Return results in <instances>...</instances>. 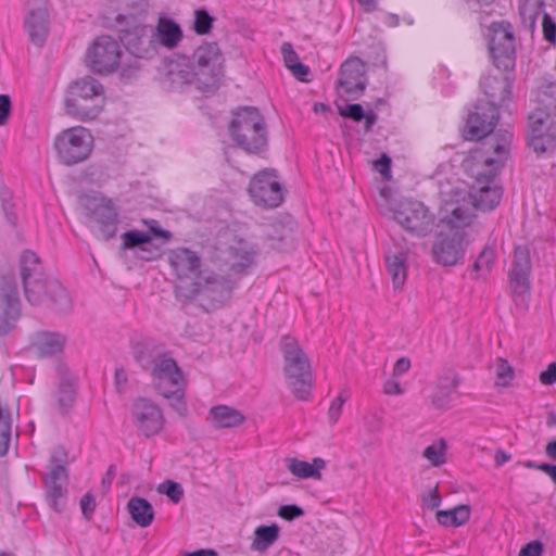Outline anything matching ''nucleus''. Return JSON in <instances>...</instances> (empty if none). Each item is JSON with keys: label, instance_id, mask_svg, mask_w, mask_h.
Here are the masks:
<instances>
[{"label": "nucleus", "instance_id": "obj_27", "mask_svg": "<svg viewBox=\"0 0 556 556\" xmlns=\"http://www.w3.org/2000/svg\"><path fill=\"white\" fill-rule=\"evenodd\" d=\"M480 85L489 101L479 103L492 104L497 108L505 105L510 100L513 83L508 77L486 75L482 77Z\"/></svg>", "mask_w": 556, "mask_h": 556}, {"label": "nucleus", "instance_id": "obj_60", "mask_svg": "<svg viewBox=\"0 0 556 556\" xmlns=\"http://www.w3.org/2000/svg\"><path fill=\"white\" fill-rule=\"evenodd\" d=\"M410 368V361L407 357L399 358L393 367V376H402Z\"/></svg>", "mask_w": 556, "mask_h": 556}, {"label": "nucleus", "instance_id": "obj_53", "mask_svg": "<svg viewBox=\"0 0 556 556\" xmlns=\"http://www.w3.org/2000/svg\"><path fill=\"white\" fill-rule=\"evenodd\" d=\"M12 113V103L8 94H0V126L8 124Z\"/></svg>", "mask_w": 556, "mask_h": 556}, {"label": "nucleus", "instance_id": "obj_7", "mask_svg": "<svg viewBox=\"0 0 556 556\" xmlns=\"http://www.w3.org/2000/svg\"><path fill=\"white\" fill-rule=\"evenodd\" d=\"M64 103L67 115L81 122L91 121L104 106V87L91 76L79 78L70 85Z\"/></svg>", "mask_w": 556, "mask_h": 556}, {"label": "nucleus", "instance_id": "obj_52", "mask_svg": "<svg viewBox=\"0 0 556 556\" xmlns=\"http://www.w3.org/2000/svg\"><path fill=\"white\" fill-rule=\"evenodd\" d=\"M422 505L428 509H434L441 505V496L438 488L430 489L421 495Z\"/></svg>", "mask_w": 556, "mask_h": 556}, {"label": "nucleus", "instance_id": "obj_50", "mask_svg": "<svg viewBox=\"0 0 556 556\" xmlns=\"http://www.w3.org/2000/svg\"><path fill=\"white\" fill-rule=\"evenodd\" d=\"M542 26H543L544 38L547 41L555 43L556 42V23L545 12L543 13Z\"/></svg>", "mask_w": 556, "mask_h": 556}, {"label": "nucleus", "instance_id": "obj_17", "mask_svg": "<svg viewBox=\"0 0 556 556\" xmlns=\"http://www.w3.org/2000/svg\"><path fill=\"white\" fill-rule=\"evenodd\" d=\"M528 144L538 154L553 151L556 143V129L551 115L538 109L529 117Z\"/></svg>", "mask_w": 556, "mask_h": 556}, {"label": "nucleus", "instance_id": "obj_4", "mask_svg": "<svg viewBox=\"0 0 556 556\" xmlns=\"http://www.w3.org/2000/svg\"><path fill=\"white\" fill-rule=\"evenodd\" d=\"M21 279L27 301L38 305L50 300L59 312H66L71 307L67 291L56 281L49 280L42 273L38 256L31 251L21 255Z\"/></svg>", "mask_w": 556, "mask_h": 556}, {"label": "nucleus", "instance_id": "obj_1", "mask_svg": "<svg viewBox=\"0 0 556 556\" xmlns=\"http://www.w3.org/2000/svg\"><path fill=\"white\" fill-rule=\"evenodd\" d=\"M511 139L513 134L506 131L491 137L470 150L463 161V167L475 179L471 191L459 186H442L440 189L442 203L459 207L466 204L471 214V224L476 218L475 211L495 208L501 202L503 190L494 184V178L508 160Z\"/></svg>", "mask_w": 556, "mask_h": 556}, {"label": "nucleus", "instance_id": "obj_36", "mask_svg": "<svg viewBox=\"0 0 556 556\" xmlns=\"http://www.w3.org/2000/svg\"><path fill=\"white\" fill-rule=\"evenodd\" d=\"M118 2L124 7V12L116 16L117 28L140 22L138 17L144 14L149 8L148 0H118Z\"/></svg>", "mask_w": 556, "mask_h": 556}, {"label": "nucleus", "instance_id": "obj_20", "mask_svg": "<svg viewBox=\"0 0 556 556\" xmlns=\"http://www.w3.org/2000/svg\"><path fill=\"white\" fill-rule=\"evenodd\" d=\"M21 315V302L15 278L3 276L0 283V336L9 333Z\"/></svg>", "mask_w": 556, "mask_h": 556}, {"label": "nucleus", "instance_id": "obj_63", "mask_svg": "<svg viewBox=\"0 0 556 556\" xmlns=\"http://www.w3.org/2000/svg\"><path fill=\"white\" fill-rule=\"evenodd\" d=\"M115 383L118 391L122 392L127 383V374L123 368H117L115 370Z\"/></svg>", "mask_w": 556, "mask_h": 556}, {"label": "nucleus", "instance_id": "obj_62", "mask_svg": "<svg viewBox=\"0 0 556 556\" xmlns=\"http://www.w3.org/2000/svg\"><path fill=\"white\" fill-rule=\"evenodd\" d=\"M391 161L387 155H382L375 162V168L383 176H388L390 173Z\"/></svg>", "mask_w": 556, "mask_h": 556}, {"label": "nucleus", "instance_id": "obj_35", "mask_svg": "<svg viewBox=\"0 0 556 556\" xmlns=\"http://www.w3.org/2000/svg\"><path fill=\"white\" fill-rule=\"evenodd\" d=\"M288 469L292 475L301 479L315 478L320 479V470L326 467L323 458L316 457L313 463L299 460L296 458L288 459Z\"/></svg>", "mask_w": 556, "mask_h": 556}, {"label": "nucleus", "instance_id": "obj_19", "mask_svg": "<svg viewBox=\"0 0 556 556\" xmlns=\"http://www.w3.org/2000/svg\"><path fill=\"white\" fill-rule=\"evenodd\" d=\"M498 119V111L492 104L478 103L475 110L469 113L466 123V138L469 140L483 139L477 147L482 142L490 139L491 137L497 136L498 134L506 132L507 130H500L493 135H490Z\"/></svg>", "mask_w": 556, "mask_h": 556}, {"label": "nucleus", "instance_id": "obj_48", "mask_svg": "<svg viewBox=\"0 0 556 556\" xmlns=\"http://www.w3.org/2000/svg\"><path fill=\"white\" fill-rule=\"evenodd\" d=\"M454 391H440V387H435L434 394L432 396V404L439 409H447L452 402V393Z\"/></svg>", "mask_w": 556, "mask_h": 556}, {"label": "nucleus", "instance_id": "obj_55", "mask_svg": "<svg viewBox=\"0 0 556 556\" xmlns=\"http://www.w3.org/2000/svg\"><path fill=\"white\" fill-rule=\"evenodd\" d=\"M278 514L283 519L292 520L298 517H301L304 514V511L301 507L296 505H285L279 508Z\"/></svg>", "mask_w": 556, "mask_h": 556}, {"label": "nucleus", "instance_id": "obj_40", "mask_svg": "<svg viewBox=\"0 0 556 556\" xmlns=\"http://www.w3.org/2000/svg\"><path fill=\"white\" fill-rule=\"evenodd\" d=\"M56 397L60 407L63 410H67L70 407H72L75 399V387H74V378L66 374L61 377Z\"/></svg>", "mask_w": 556, "mask_h": 556}, {"label": "nucleus", "instance_id": "obj_41", "mask_svg": "<svg viewBox=\"0 0 556 556\" xmlns=\"http://www.w3.org/2000/svg\"><path fill=\"white\" fill-rule=\"evenodd\" d=\"M447 444L444 439H439L432 444L428 445L422 456L433 466L440 467L446 463Z\"/></svg>", "mask_w": 556, "mask_h": 556}, {"label": "nucleus", "instance_id": "obj_64", "mask_svg": "<svg viewBox=\"0 0 556 556\" xmlns=\"http://www.w3.org/2000/svg\"><path fill=\"white\" fill-rule=\"evenodd\" d=\"M540 471L545 472L554 483H556V465L554 464H547V463H541V466H539Z\"/></svg>", "mask_w": 556, "mask_h": 556}, {"label": "nucleus", "instance_id": "obj_49", "mask_svg": "<svg viewBox=\"0 0 556 556\" xmlns=\"http://www.w3.org/2000/svg\"><path fill=\"white\" fill-rule=\"evenodd\" d=\"M340 114L355 122H361L365 117V112L361 104H348L340 109Z\"/></svg>", "mask_w": 556, "mask_h": 556}, {"label": "nucleus", "instance_id": "obj_54", "mask_svg": "<svg viewBox=\"0 0 556 556\" xmlns=\"http://www.w3.org/2000/svg\"><path fill=\"white\" fill-rule=\"evenodd\" d=\"M143 223L149 227L150 231H148V232L151 235V237L154 236V237H157V238H162L165 241L170 239L172 233L168 230L162 229L159 226V223L156 220H154V219H150V220L144 219Z\"/></svg>", "mask_w": 556, "mask_h": 556}, {"label": "nucleus", "instance_id": "obj_56", "mask_svg": "<svg viewBox=\"0 0 556 556\" xmlns=\"http://www.w3.org/2000/svg\"><path fill=\"white\" fill-rule=\"evenodd\" d=\"M540 382L544 386L556 383V362L551 363L547 368L540 374Z\"/></svg>", "mask_w": 556, "mask_h": 556}, {"label": "nucleus", "instance_id": "obj_26", "mask_svg": "<svg viewBox=\"0 0 556 556\" xmlns=\"http://www.w3.org/2000/svg\"><path fill=\"white\" fill-rule=\"evenodd\" d=\"M90 222L103 239L114 237L117 230V212L112 201L102 199L92 210Z\"/></svg>", "mask_w": 556, "mask_h": 556}, {"label": "nucleus", "instance_id": "obj_31", "mask_svg": "<svg viewBox=\"0 0 556 556\" xmlns=\"http://www.w3.org/2000/svg\"><path fill=\"white\" fill-rule=\"evenodd\" d=\"M244 415L228 405H215L208 410L206 420L216 429L235 428L244 421Z\"/></svg>", "mask_w": 556, "mask_h": 556}, {"label": "nucleus", "instance_id": "obj_24", "mask_svg": "<svg viewBox=\"0 0 556 556\" xmlns=\"http://www.w3.org/2000/svg\"><path fill=\"white\" fill-rule=\"evenodd\" d=\"M408 251L402 238L392 239V244L386 249L384 262L394 289H401L406 281Z\"/></svg>", "mask_w": 556, "mask_h": 556}, {"label": "nucleus", "instance_id": "obj_45", "mask_svg": "<svg viewBox=\"0 0 556 556\" xmlns=\"http://www.w3.org/2000/svg\"><path fill=\"white\" fill-rule=\"evenodd\" d=\"M214 18L205 10L194 11L193 29L197 34L204 35L210 33Z\"/></svg>", "mask_w": 556, "mask_h": 556}, {"label": "nucleus", "instance_id": "obj_38", "mask_svg": "<svg viewBox=\"0 0 556 556\" xmlns=\"http://www.w3.org/2000/svg\"><path fill=\"white\" fill-rule=\"evenodd\" d=\"M470 518V508L467 505H459L453 509L439 510L437 520L445 527H460Z\"/></svg>", "mask_w": 556, "mask_h": 556}, {"label": "nucleus", "instance_id": "obj_11", "mask_svg": "<svg viewBox=\"0 0 556 556\" xmlns=\"http://www.w3.org/2000/svg\"><path fill=\"white\" fill-rule=\"evenodd\" d=\"M485 28L484 36L489 42L490 54L497 68L505 71L511 68L515 64V36L511 25L504 21H493L486 24L481 22Z\"/></svg>", "mask_w": 556, "mask_h": 556}, {"label": "nucleus", "instance_id": "obj_33", "mask_svg": "<svg viewBox=\"0 0 556 556\" xmlns=\"http://www.w3.org/2000/svg\"><path fill=\"white\" fill-rule=\"evenodd\" d=\"M127 511L132 521L141 528L152 525L155 511L152 504L140 496H132L127 503Z\"/></svg>", "mask_w": 556, "mask_h": 556}, {"label": "nucleus", "instance_id": "obj_22", "mask_svg": "<svg viewBox=\"0 0 556 556\" xmlns=\"http://www.w3.org/2000/svg\"><path fill=\"white\" fill-rule=\"evenodd\" d=\"M30 7L24 18V29L29 41L42 47L50 31V16L45 0H28Z\"/></svg>", "mask_w": 556, "mask_h": 556}, {"label": "nucleus", "instance_id": "obj_12", "mask_svg": "<svg viewBox=\"0 0 556 556\" xmlns=\"http://www.w3.org/2000/svg\"><path fill=\"white\" fill-rule=\"evenodd\" d=\"M248 191L257 206L276 208L283 202V189L275 169L256 173L250 180Z\"/></svg>", "mask_w": 556, "mask_h": 556}, {"label": "nucleus", "instance_id": "obj_42", "mask_svg": "<svg viewBox=\"0 0 556 556\" xmlns=\"http://www.w3.org/2000/svg\"><path fill=\"white\" fill-rule=\"evenodd\" d=\"M496 260V253L492 248H485L477 257L473 264V270L480 274V276L488 275Z\"/></svg>", "mask_w": 556, "mask_h": 556}, {"label": "nucleus", "instance_id": "obj_57", "mask_svg": "<svg viewBox=\"0 0 556 556\" xmlns=\"http://www.w3.org/2000/svg\"><path fill=\"white\" fill-rule=\"evenodd\" d=\"M543 5H544V3L542 1H540V2L538 1L533 8H530L528 2H526L520 8V13L523 16H528L530 20L535 21L536 17L540 15L541 9L543 8Z\"/></svg>", "mask_w": 556, "mask_h": 556}, {"label": "nucleus", "instance_id": "obj_34", "mask_svg": "<svg viewBox=\"0 0 556 556\" xmlns=\"http://www.w3.org/2000/svg\"><path fill=\"white\" fill-rule=\"evenodd\" d=\"M65 341L61 333L39 332L35 338L34 348L42 356H53L63 351Z\"/></svg>", "mask_w": 556, "mask_h": 556}, {"label": "nucleus", "instance_id": "obj_29", "mask_svg": "<svg viewBox=\"0 0 556 556\" xmlns=\"http://www.w3.org/2000/svg\"><path fill=\"white\" fill-rule=\"evenodd\" d=\"M123 249L138 248L137 256L143 261H152L161 255L159 248L152 245V237L149 232L129 230L122 235Z\"/></svg>", "mask_w": 556, "mask_h": 556}, {"label": "nucleus", "instance_id": "obj_46", "mask_svg": "<svg viewBox=\"0 0 556 556\" xmlns=\"http://www.w3.org/2000/svg\"><path fill=\"white\" fill-rule=\"evenodd\" d=\"M157 491L168 496L174 503H179L184 497V489L180 483L167 480L161 483Z\"/></svg>", "mask_w": 556, "mask_h": 556}, {"label": "nucleus", "instance_id": "obj_5", "mask_svg": "<svg viewBox=\"0 0 556 556\" xmlns=\"http://www.w3.org/2000/svg\"><path fill=\"white\" fill-rule=\"evenodd\" d=\"M88 66L96 73L106 75L119 71L121 78L128 80L139 71V62L125 60L119 42L111 36L98 37L86 54Z\"/></svg>", "mask_w": 556, "mask_h": 556}, {"label": "nucleus", "instance_id": "obj_6", "mask_svg": "<svg viewBox=\"0 0 556 556\" xmlns=\"http://www.w3.org/2000/svg\"><path fill=\"white\" fill-rule=\"evenodd\" d=\"M280 351L283 357V375L288 388L301 401L311 396L313 384L311 362L298 340L283 336L280 340Z\"/></svg>", "mask_w": 556, "mask_h": 556}, {"label": "nucleus", "instance_id": "obj_61", "mask_svg": "<svg viewBox=\"0 0 556 556\" xmlns=\"http://www.w3.org/2000/svg\"><path fill=\"white\" fill-rule=\"evenodd\" d=\"M2 208H3L4 215L8 219V222L13 226L16 225L17 216L13 210L14 204L11 203L10 201L3 200Z\"/></svg>", "mask_w": 556, "mask_h": 556}, {"label": "nucleus", "instance_id": "obj_51", "mask_svg": "<svg viewBox=\"0 0 556 556\" xmlns=\"http://www.w3.org/2000/svg\"><path fill=\"white\" fill-rule=\"evenodd\" d=\"M80 508L84 517L90 520L96 509V498L92 493H86L80 500Z\"/></svg>", "mask_w": 556, "mask_h": 556}, {"label": "nucleus", "instance_id": "obj_28", "mask_svg": "<svg viewBox=\"0 0 556 556\" xmlns=\"http://www.w3.org/2000/svg\"><path fill=\"white\" fill-rule=\"evenodd\" d=\"M152 31L159 50H174L184 38L179 24L164 15L159 17L156 25L152 27Z\"/></svg>", "mask_w": 556, "mask_h": 556}, {"label": "nucleus", "instance_id": "obj_30", "mask_svg": "<svg viewBox=\"0 0 556 556\" xmlns=\"http://www.w3.org/2000/svg\"><path fill=\"white\" fill-rule=\"evenodd\" d=\"M257 255L256 248L245 241H239L230 247V270L235 275H243L250 268Z\"/></svg>", "mask_w": 556, "mask_h": 556}, {"label": "nucleus", "instance_id": "obj_10", "mask_svg": "<svg viewBox=\"0 0 556 556\" xmlns=\"http://www.w3.org/2000/svg\"><path fill=\"white\" fill-rule=\"evenodd\" d=\"M59 161L75 165L86 161L92 152L93 137L89 129L74 126L60 131L53 142Z\"/></svg>", "mask_w": 556, "mask_h": 556}, {"label": "nucleus", "instance_id": "obj_25", "mask_svg": "<svg viewBox=\"0 0 556 556\" xmlns=\"http://www.w3.org/2000/svg\"><path fill=\"white\" fill-rule=\"evenodd\" d=\"M338 86L341 92L353 98L365 90V64L359 58L348 59L341 65Z\"/></svg>", "mask_w": 556, "mask_h": 556}, {"label": "nucleus", "instance_id": "obj_2", "mask_svg": "<svg viewBox=\"0 0 556 556\" xmlns=\"http://www.w3.org/2000/svg\"><path fill=\"white\" fill-rule=\"evenodd\" d=\"M223 58L215 42L197 48L192 58H180L168 65L166 79L172 89L193 85L198 90L208 91L216 87L222 74Z\"/></svg>", "mask_w": 556, "mask_h": 556}, {"label": "nucleus", "instance_id": "obj_58", "mask_svg": "<svg viewBox=\"0 0 556 556\" xmlns=\"http://www.w3.org/2000/svg\"><path fill=\"white\" fill-rule=\"evenodd\" d=\"M542 544L539 541H532L523 546L519 556H541Z\"/></svg>", "mask_w": 556, "mask_h": 556}, {"label": "nucleus", "instance_id": "obj_15", "mask_svg": "<svg viewBox=\"0 0 556 556\" xmlns=\"http://www.w3.org/2000/svg\"><path fill=\"white\" fill-rule=\"evenodd\" d=\"M119 38L125 48L136 58L153 59L159 49L153 36L152 26L142 22L118 27Z\"/></svg>", "mask_w": 556, "mask_h": 556}, {"label": "nucleus", "instance_id": "obj_18", "mask_svg": "<svg viewBox=\"0 0 556 556\" xmlns=\"http://www.w3.org/2000/svg\"><path fill=\"white\" fill-rule=\"evenodd\" d=\"M531 258L525 247L515 249L513 268L509 274V283L517 305L527 307L530 295Z\"/></svg>", "mask_w": 556, "mask_h": 556}, {"label": "nucleus", "instance_id": "obj_39", "mask_svg": "<svg viewBox=\"0 0 556 556\" xmlns=\"http://www.w3.org/2000/svg\"><path fill=\"white\" fill-rule=\"evenodd\" d=\"M281 53L286 66L292 74L300 80L306 81V76L309 74L308 66L299 61V56L290 42H283L281 46Z\"/></svg>", "mask_w": 556, "mask_h": 556}, {"label": "nucleus", "instance_id": "obj_14", "mask_svg": "<svg viewBox=\"0 0 556 556\" xmlns=\"http://www.w3.org/2000/svg\"><path fill=\"white\" fill-rule=\"evenodd\" d=\"M231 292L230 282L214 273L204 270L192 285L179 287V298L192 300L202 296L213 302H224Z\"/></svg>", "mask_w": 556, "mask_h": 556}, {"label": "nucleus", "instance_id": "obj_43", "mask_svg": "<svg viewBox=\"0 0 556 556\" xmlns=\"http://www.w3.org/2000/svg\"><path fill=\"white\" fill-rule=\"evenodd\" d=\"M495 384L508 387L515 377L514 368L504 358H497L495 363Z\"/></svg>", "mask_w": 556, "mask_h": 556}, {"label": "nucleus", "instance_id": "obj_23", "mask_svg": "<svg viewBox=\"0 0 556 556\" xmlns=\"http://www.w3.org/2000/svg\"><path fill=\"white\" fill-rule=\"evenodd\" d=\"M68 475L63 465H55L43 476V489L49 506L56 513H62L66 505Z\"/></svg>", "mask_w": 556, "mask_h": 556}, {"label": "nucleus", "instance_id": "obj_3", "mask_svg": "<svg viewBox=\"0 0 556 556\" xmlns=\"http://www.w3.org/2000/svg\"><path fill=\"white\" fill-rule=\"evenodd\" d=\"M440 213L441 229L432 242L431 255L439 265L456 266L466 255V228L471 226V214L466 205L459 207L443 203Z\"/></svg>", "mask_w": 556, "mask_h": 556}, {"label": "nucleus", "instance_id": "obj_9", "mask_svg": "<svg viewBox=\"0 0 556 556\" xmlns=\"http://www.w3.org/2000/svg\"><path fill=\"white\" fill-rule=\"evenodd\" d=\"M231 139L249 153H260L267 146L264 117L255 108H243L235 113L229 126Z\"/></svg>", "mask_w": 556, "mask_h": 556}, {"label": "nucleus", "instance_id": "obj_44", "mask_svg": "<svg viewBox=\"0 0 556 556\" xmlns=\"http://www.w3.org/2000/svg\"><path fill=\"white\" fill-rule=\"evenodd\" d=\"M348 400L349 393L345 390L341 391L339 395L332 400L328 409V419L331 425H336L339 421L343 406Z\"/></svg>", "mask_w": 556, "mask_h": 556}, {"label": "nucleus", "instance_id": "obj_47", "mask_svg": "<svg viewBox=\"0 0 556 556\" xmlns=\"http://www.w3.org/2000/svg\"><path fill=\"white\" fill-rule=\"evenodd\" d=\"M460 384V378L455 371H447L440 376L438 379L437 387H440V391H456Z\"/></svg>", "mask_w": 556, "mask_h": 556}, {"label": "nucleus", "instance_id": "obj_59", "mask_svg": "<svg viewBox=\"0 0 556 556\" xmlns=\"http://www.w3.org/2000/svg\"><path fill=\"white\" fill-rule=\"evenodd\" d=\"M383 392L388 395H400L404 392V390L400 386L399 381L390 379L384 382Z\"/></svg>", "mask_w": 556, "mask_h": 556}, {"label": "nucleus", "instance_id": "obj_16", "mask_svg": "<svg viewBox=\"0 0 556 556\" xmlns=\"http://www.w3.org/2000/svg\"><path fill=\"white\" fill-rule=\"evenodd\" d=\"M130 414L136 429L146 438L159 434L165 425L162 408L148 397L135 399Z\"/></svg>", "mask_w": 556, "mask_h": 556}, {"label": "nucleus", "instance_id": "obj_32", "mask_svg": "<svg viewBox=\"0 0 556 556\" xmlns=\"http://www.w3.org/2000/svg\"><path fill=\"white\" fill-rule=\"evenodd\" d=\"M132 354L136 362L146 371H150L161 357L167 355L160 345L148 340L136 343Z\"/></svg>", "mask_w": 556, "mask_h": 556}, {"label": "nucleus", "instance_id": "obj_21", "mask_svg": "<svg viewBox=\"0 0 556 556\" xmlns=\"http://www.w3.org/2000/svg\"><path fill=\"white\" fill-rule=\"evenodd\" d=\"M168 262L177 276L176 295L179 296V287L192 285L203 273L201 257L189 249L177 248L169 252Z\"/></svg>", "mask_w": 556, "mask_h": 556}, {"label": "nucleus", "instance_id": "obj_37", "mask_svg": "<svg viewBox=\"0 0 556 556\" xmlns=\"http://www.w3.org/2000/svg\"><path fill=\"white\" fill-rule=\"evenodd\" d=\"M280 528L278 525L260 526L254 531V539L251 548L256 552H266L279 538Z\"/></svg>", "mask_w": 556, "mask_h": 556}, {"label": "nucleus", "instance_id": "obj_8", "mask_svg": "<svg viewBox=\"0 0 556 556\" xmlns=\"http://www.w3.org/2000/svg\"><path fill=\"white\" fill-rule=\"evenodd\" d=\"M149 372L155 391L164 399L172 400L170 406L185 416L188 410L185 401L188 380L177 362L167 354Z\"/></svg>", "mask_w": 556, "mask_h": 556}, {"label": "nucleus", "instance_id": "obj_13", "mask_svg": "<svg viewBox=\"0 0 556 556\" xmlns=\"http://www.w3.org/2000/svg\"><path fill=\"white\" fill-rule=\"evenodd\" d=\"M393 217L401 227L418 237L430 233L435 223L434 214L419 201L401 202Z\"/></svg>", "mask_w": 556, "mask_h": 556}]
</instances>
